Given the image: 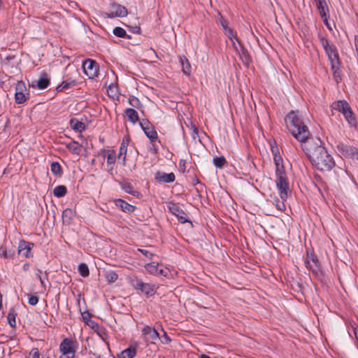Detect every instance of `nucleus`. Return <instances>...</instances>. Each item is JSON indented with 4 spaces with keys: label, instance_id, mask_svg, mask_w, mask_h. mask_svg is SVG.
Returning a JSON list of instances; mask_svg holds the SVG:
<instances>
[{
    "label": "nucleus",
    "instance_id": "1",
    "mask_svg": "<svg viewBox=\"0 0 358 358\" xmlns=\"http://www.w3.org/2000/svg\"><path fill=\"white\" fill-rule=\"evenodd\" d=\"M301 148L313 166L321 171H329L335 166V161L319 138H311Z\"/></svg>",
    "mask_w": 358,
    "mask_h": 358
},
{
    "label": "nucleus",
    "instance_id": "2",
    "mask_svg": "<svg viewBox=\"0 0 358 358\" xmlns=\"http://www.w3.org/2000/svg\"><path fill=\"white\" fill-rule=\"evenodd\" d=\"M286 127L292 135L301 143L310 139L308 128L300 117L298 111L291 110L285 117Z\"/></svg>",
    "mask_w": 358,
    "mask_h": 358
},
{
    "label": "nucleus",
    "instance_id": "3",
    "mask_svg": "<svg viewBox=\"0 0 358 358\" xmlns=\"http://www.w3.org/2000/svg\"><path fill=\"white\" fill-rule=\"evenodd\" d=\"M275 183L280 199L286 200L291 193V190L285 172L278 171V174H276Z\"/></svg>",
    "mask_w": 358,
    "mask_h": 358
},
{
    "label": "nucleus",
    "instance_id": "4",
    "mask_svg": "<svg viewBox=\"0 0 358 358\" xmlns=\"http://www.w3.org/2000/svg\"><path fill=\"white\" fill-rule=\"evenodd\" d=\"M131 284L136 289L140 290L148 298L156 293L157 287L155 285L143 282L141 279L136 276L131 278Z\"/></svg>",
    "mask_w": 358,
    "mask_h": 358
},
{
    "label": "nucleus",
    "instance_id": "5",
    "mask_svg": "<svg viewBox=\"0 0 358 358\" xmlns=\"http://www.w3.org/2000/svg\"><path fill=\"white\" fill-rule=\"evenodd\" d=\"M59 351L62 354L63 358H75L76 343L70 338H64L59 345Z\"/></svg>",
    "mask_w": 358,
    "mask_h": 358
},
{
    "label": "nucleus",
    "instance_id": "6",
    "mask_svg": "<svg viewBox=\"0 0 358 358\" xmlns=\"http://www.w3.org/2000/svg\"><path fill=\"white\" fill-rule=\"evenodd\" d=\"M139 124L146 136L151 143H155L158 139V135L153 124L147 119H142Z\"/></svg>",
    "mask_w": 358,
    "mask_h": 358
},
{
    "label": "nucleus",
    "instance_id": "7",
    "mask_svg": "<svg viewBox=\"0 0 358 358\" xmlns=\"http://www.w3.org/2000/svg\"><path fill=\"white\" fill-rule=\"evenodd\" d=\"M305 265L308 269L315 275L320 272V264L313 251H307Z\"/></svg>",
    "mask_w": 358,
    "mask_h": 358
},
{
    "label": "nucleus",
    "instance_id": "8",
    "mask_svg": "<svg viewBox=\"0 0 358 358\" xmlns=\"http://www.w3.org/2000/svg\"><path fill=\"white\" fill-rule=\"evenodd\" d=\"M337 150L343 157L358 160V148L351 146L343 143H338L336 145Z\"/></svg>",
    "mask_w": 358,
    "mask_h": 358
},
{
    "label": "nucleus",
    "instance_id": "9",
    "mask_svg": "<svg viewBox=\"0 0 358 358\" xmlns=\"http://www.w3.org/2000/svg\"><path fill=\"white\" fill-rule=\"evenodd\" d=\"M83 68L90 79H93L98 76L99 65L94 60L90 59L85 60L83 64Z\"/></svg>",
    "mask_w": 358,
    "mask_h": 358
},
{
    "label": "nucleus",
    "instance_id": "10",
    "mask_svg": "<svg viewBox=\"0 0 358 358\" xmlns=\"http://www.w3.org/2000/svg\"><path fill=\"white\" fill-rule=\"evenodd\" d=\"M142 336L145 341H150L152 344H155L156 341L159 339V334L155 327L145 325L141 329Z\"/></svg>",
    "mask_w": 358,
    "mask_h": 358
},
{
    "label": "nucleus",
    "instance_id": "11",
    "mask_svg": "<svg viewBox=\"0 0 358 358\" xmlns=\"http://www.w3.org/2000/svg\"><path fill=\"white\" fill-rule=\"evenodd\" d=\"M15 100L18 104L24 103L28 99L29 93L27 92V89L24 82L19 81L15 87Z\"/></svg>",
    "mask_w": 358,
    "mask_h": 358
},
{
    "label": "nucleus",
    "instance_id": "12",
    "mask_svg": "<svg viewBox=\"0 0 358 358\" xmlns=\"http://www.w3.org/2000/svg\"><path fill=\"white\" fill-rule=\"evenodd\" d=\"M104 15L108 18H113L115 17H122L127 15V10L124 6L113 3L111 6L110 10L108 12L105 13Z\"/></svg>",
    "mask_w": 358,
    "mask_h": 358
},
{
    "label": "nucleus",
    "instance_id": "13",
    "mask_svg": "<svg viewBox=\"0 0 358 358\" xmlns=\"http://www.w3.org/2000/svg\"><path fill=\"white\" fill-rule=\"evenodd\" d=\"M169 210L175 215L178 221L182 223H186V222H190L189 220L187 214L183 211L182 209H181L179 206H178L176 204H173L171 206L169 207Z\"/></svg>",
    "mask_w": 358,
    "mask_h": 358
},
{
    "label": "nucleus",
    "instance_id": "14",
    "mask_svg": "<svg viewBox=\"0 0 358 358\" xmlns=\"http://www.w3.org/2000/svg\"><path fill=\"white\" fill-rule=\"evenodd\" d=\"M32 245H34L33 243L25 241H20L18 246V253L26 258L30 257L31 256V250Z\"/></svg>",
    "mask_w": 358,
    "mask_h": 358
},
{
    "label": "nucleus",
    "instance_id": "15",
    "mask_svg": "<svg viewBox=\"0 0 358 358\" xmlns=\"http://www.w3.org/2000/svg\"><path fill=\"white\" fill-rule=\"evenodd\" d=\"M324 51L330 64L341 61L337 48L334 44L327 48Z\"/></svg>",
    "mask_w": 358,
    "mask_h": 358
},
{
    "label": "nucleus",
    "instance_id": "16",
    "mask_svg": "<svg viewBox=\"0 0 358 358\" xmlns=\"http://www.w3.org/2000/svg\"><path fill=\"white\" fill-rule=\"evenodd\" d=\"M175 179L176 177L173 173H166L164 172H157L155 175V180L159 182H173Z\"/></svg>",
    "mask_w": 358,
    "mask_h": 358
},
{
    "label": "nucleus",
    "instance_id": "17",
    "mask_svg": "<svg viewBox=\"0 0 358 358\" xmlns=\"http://www.w3.org/2000/svg\"><path fill=\"white\" fill-rule=\"evenodd\" d=\"M114 202L115 206L120 208L124 213H133L136 208L134 206L129 204L121 199H115Z\"/></svg>",
    "mask_w": 358,
    "mask_h": 358
},
{
    "label": "nucleus",
    "instance_id": "18",
    "mask_svg": "<svg viewBox=\"0 0 358 358\" xmlns=\"http://www.w3.org/2000/svg\"><path fill=\"white\" fill-rule=\"evenodd\" d=\"M239 50L237 51L240 59L242 60L243 63L245 65L248 66L251 62V57L250 54L246 48H245L241 42H238Z\"/></svg>",
    "mask_w": 358,
    "mask_h": 358
},
{
    "label": "nucleus",
    "instance_id": "19",
    "mask_svg": "<svg viewBox=\"0 0 358 358\" xmlns=\"http://www.w3.org/2000/svg\"><path fill=\"white\" fill-rule=\"evenodd\" d=\"M331 70L333 72V78L336 83L341 81V61L331 64Z\"/></svg>",
    "mask_w": 358,
    "mask_h": 358
},
{
    "label": "nucleus",
    "instance_id": "20",
    "mask_svg": "<svg viewBox=\"0 0 358 358\" xmlns=\"http://www.w3.org/2000/svg\"><path fill=\"white\" fill-rule=\"evenodd\" d=\"M120 185L122 189L125 192L136 197H139L141 196V193L138 191L134 189L132 184L130 182L124 180L120 183Z\"/></svg>",
    "mask_w": 358,
    "mask_h": 358
},
{
    "label": "nucleus",
    "instance_id": "21",
    "mask_svg": "<svg viewBox=\"0 0 358 358\" xmlns=\"http://www.w3.org/2000/svg\"><path fill=\"white\" fill-rule=\"evenodd\" d=\"M77 85V82L71 78H68L66 80H64L60 85H59L56 90L57 92H63L64 90H69L71 87H75Z\"/></svg>",
    "mask_w": 358,
    "mask_h": 358
},
{
    "label": "nucleus",
    "instance_id": "22",
    "mask_svg": "<svg viewBox=\"0 0 358 358\" xmlns=\"http://www.w3.org/2000/svg\"><path fill=\"white\" fill-rule=\"evenodd\" d=\"M317 6V8L319 11L320 15L321 17H327V13L329 11V8L327 6V2L325 0H314Z\"/></svg>",
    "mask_w": 358,
    "mask_h": 358
},
{
    "label": "nucleus",
    "instance_id": "23",
    "mask_svg": "<svg viewBox=\"0 0 358 358\" xmlns=\"http://www.w3.org/2000/svg\"><path fill=\"white\" fill-rule=\"evenodd\" d=\"M331 107L334 110L341 112L343 114L350 108L349 103L344 101L341 100L336 102H334L331 105Z\"/></svg>",
    "mask_w": 358,
    "mask_h": 358
},
{
    "label": "nucleus",
    "instance_id": "24",
    "mask_svg": "<svg viewBox=\"0 0 358 358\" xmlns=\"http://www.w3.org/2000/svg\"><path fill=\"white\" fill-rule=\"evenodd\" d=\"M65 146L73 154L79 155L81 152L82 145L76 141L65 143Z\"/></svg>",
    "mask_w": 358,
    "mask_h": 358
},
{
    "label": "nucleus",
    "instance_id": "25",
    "mask_svg": "<svg viewBox=\"0 0 358 358\" xmlns=\"http://www.w3.org/2000/svg\"><path fill=\"white\" fill-rule=\"evenodd\" d=\"M70 126L72 129L78 132H82L85 129V124L76 118H72L70 120Z\"/></svg>",
    "mask_w": 358,
    "mask_h": 358
},
{
    "label": "nucleus",
    "instance_id": "26",
    "mask_svg": "<svg viewBox=\"0 0 358 358\" xmlns=\"http://www.w3.org/2000/svg\"><path fill=\"white\" fill-rule=\"evenodd\" d=\"M343 115L350 127H356L357 119H356V117H355V114L353 113L351 108H348V110H347L343 113Z\"/></svg>",
    "mask_w": 358,
    "mask_h": 358
},
{
    "label": "nucleus",
    "instance_id": "27",
    "mask_svg": "<svg viewBox=\"0 0 358 358\" xmlns=\"http://www.w3.org/2000/svg\"><path fill=\"white\" fill-rule=\"evenodd\" d=\"M125 114L127 116L128 120L133 124L140 121L138 113L134 108H127L125 110Z\"/></svg>",
    "mask_w": 358,
    "mask_h": 358
},
{
    "label": "nucleus",
    "instance_id": "28",
    "mask_svg": "<svg viewBox=\"0 0 358 358\" xmlns=\"http://www.w3.org/2000/svg\"><path fill=\"white\" fill-rule=\"evenodd\" d=\"M180 62L182 66V72L185 75H189L191 72V65L185 56L180 57Z\"/></svg>",
    "mask_w": 358,
    "mask_h": 358
},
{
    "label": "nucleus",
    "instance_id": "29",
    "mask_svg": "<svg viewBox=\"0 0 358 358\" xmlns=\"http://www.w3.org/2000/svg\"><path fill=\"white\" fill-rule=\"evenodd\" d=\"M136 354V349L134 347H129L122 351L119 357L120 358H133Z\"/></svg>",
    "mask_w": 358,
    "mask_h": 358
},
{
    "label": "nucleus",
    "instance_id": "30",
    "mask_svg": "<svg viewBox=\"0 0 358 358\" xmlns=\"http://www.w3.org/2000/svg\"><path fill=\"white\" fill-rule=\"evenodd\" d=\"M50 85V79L48 78L47 75L44 73L43 76H41L36 81V86L38 89L43 90L45 89Z\"/></svg>",
    "mask_w": 358,
    "mask_h": 358
},
{
    "label": "nucleus",
    "instance_id": "31",
    "mask_svg": "<svg viewBox=\"0 0 358 358\" xmlns=\"http://www.w3.org/2000/svg\"><path fill=\"white\" fill-rule=\"evenodd\" d=\"M127 146H128V141L123 140L120 148L119 154H118V158L120 159L122 155V164L123 165L125 164L126 161V155H127Z\"/></svg>",
    "mask_w": 358,
    "mask_h": 358
},
{
    "label": "nucleus",
    "instance_id": "32",
    "mask_svg": "<svg viewBox=\"0 0 358 358\" xmlns=\"http://www.w3.org/2000/svg\"><path fill=\"white\" fill-rule=\"evenodd\" d=\"M67 193V189L64 185H58L55 187L53 189V194L57 198L64 196Z\"/></svg>",
    "mask_w": 358,
    "mask_h": 358
},
{
    "label": "nucleus",
    "instance_id": "33",
    "mask_svg": "<svg viewBox=\"0 0 358 358\" xmlns=\"http://www.w3.org/2000/svg\"><path fill=\"white\" fill-rule=\"evenodd\" d=\"M107 165L110 166V169H113V165L115 164L117 156L114 150H107Z\"/></svg>",
    "mask_w": 358,
    "mask_h": 358
},
{
    "label": "nucleus",
    "instance_id": "34",
    "mask_svg": "<svg viewBox=\"0 0 358 358\" xmlns=\"http://www.w3.org/2000/svg\"><path fill=\"white\" fill-rule=\"evenodd\" d=\"M213 164L218 169H222L227 164V160L224 156L214 157L213 159Z\"/></svg>",
    "mask_w": 358,
    "mask_h": 358
},
{
    "label": "nucleus",
    "instance_id": "35",
    "mask_svg": "<svg viewBox=\"0 0 358 358\" xmlns=\"http://www.w3.org/2000/svg\"><path fill=\"white\" fill-rule=\"evenodd\" d=\"M273 159L276 166L275 174H278V171H280V172H285L284 166L282 164V160L280 156L279 155L275 154Z\"/></svg>",
    "mask_w": 358,
    "mask_h": 358
},
{
    "label": "nucleus",
    "instance_id": "36",
    "mask_svg": "<svg viewBox=\"0 0 358 358\" xmlns=\"http://www.w3.org/2000/svg\"><path fill=\"white\" fill-rule=\"evenodd\" d=\"M50 169L52 173L57 177H60L62 175V169L58 162H52L50 166Z\"/></svg>",
    "mask_w": 358,
    "mask_h": 358
},
{
    "label": "nucleus",
    "instance_id": "37",
    "mask_svg": "<svg viewBox=\"0 0 358 358\" xmlns=\"http://www.w3.org/2000/svg\"><path fill=\"white\" fill-rule=\"evenodd\" d=\"M223 31H224L225 35L229 38V39L230 41H233V39H236V41H237L238 43V42H240L237 37L236 32L233 29L228 27L227 28L224 29Z\"/></svg>",
    "mask_w": 358,
    "mask_h": 358
},
{
    "label": "nucleus",
    "instance_id": "38",
    "mask_svg": "<svg viewBox=\"0 0 358 358\" xmlns=\"http://www.w3.org/2000/svg\"><path fill=\"white\" fill-rule=\"evenodd\" d=\"M318 38L321 45L324 50L334 44L326 36L322 35L321 34H318Z\"/></svg>",
    "mask_w": 358,
    "mask_h": 358
},
{
    "label": "nucleus",
    "instance_id": "39",
    "mask_svg": "<svg viewBox=\"0 0 358 358\" xmlns=\"http://www.w3.org/2000/svg\"><path fill=\"white\" fill-rule=\"evenodd\" d=\"M28 358H50L48 355L41 354L37 348H34L29 352Z\"/></svg>",
    "mask_w": 358,
    "mask_h": 358
},
{
    "label": "nucleus",
    "instance_id": "40",
    "mask_svg": "<svg viewBox=\"0 0 358 358\" xmlns=\"http://www.w3.org/2000/svg\"><path fill=\"white\" fill-rule=\"evenodd\" d=\"M74 216V211L71 208H66L62 213V219L64 222H70Z\"/></svg>",
    "mask_w": 358,
    "mask_h": 358
},
{
    "label": "nucleus",
    "instance_id": "41",
    "mask_svg": "<svg viewBox=\"0 0 358 358\" xmlns=\"http://www.w3.org/2000/svg\"><path fill=\"white\" fill-rule=\"evenodd\" d=\"M78 270L81 276L85 278L90 275V271L88 266L85 263H81L78 265Z\"/></svg>",
    "mask_w": 358,
    "mask_h": 358
},
{
    "label": "nucleus",
    "instance_id": "42",
    "mask_svg": "<svg viewBox=\"0 0 358 358\" xmlns=\"http://www.w3.org/2000/svg\"><path fill=\"white\" fill-rule=\"evenodd\" d=\"M113 33L117 37L130 38L129 36H127L126 31L120 27H116L113 29Z\"/></svg>",
    "mask_w": 358,
    "mask_h": 358
},
{
    "label": "nucleus",
    "instance_id": "43",
    "mask_svg": "<svg viewBox=\"0 0 358 358\" xmlns=\"http://www.w3.org/2000/svg\"><path fill=\"white\" fill-rule=\"evenodd\" d=\"M158 265L159 264L155 262H151L145 264V268L149 273L155 275L157 273Z\"/></svg>",
    "mask_w": 358,
    "mask_h": 358
},
{
    "label": "nucleus",
    "instance_id": "44",
    "mask_svg": "<svg viewBox=\"0 0 358 358\" xmlns=\"http://www.w3.org/2000/svg\"><path fill=\"white\" fill-rule=\"evenodd\" d=\"M285 201V200H280L279 198L275 197L273 203L275 205V207L278 210L283 211L285 210V205L284 203Z\"/></svg>",
    "mask_w": 358,
    "mask_h": 358
},
{
    "label": "nucleus",
    "instance_id": "45",
    "mask_svg": "<svg viewBox=\"0 0 358 358\" xmlns=\"http://www.w3.org/2000/svg\"><path fill=\"white\" fill-rule=\"evenodd\" d=\"M129 103L132 107L137 109H139L142 107V103H141L140 100L134 96L129 97Z\"/></svg>",
    "mask_w": 358,
    "mask_h": 358
},
{
    "label": "nucleus",
    "instance_id": "46",
    "mask_svg": "<svg viewBox=\"0 0 358 358\" xmlns=\"http://www.w3.org/2000/svg\"><path fill=\"white\" fill-rule=\"evenodd\" d=\"M106 278L108 282H114L117 280L118 275L117 274L113 271H107L106 273Z\"/></svg>",
    "mask_w": 358,
    "mask_h": 358
},
{
    "label": "nucleus",
    "instance_id": "47",
    "mask_svg": "<svg viewBox=\"0 0 358 358\" xmlns=\"http://www.w3.org/2000/svg\"><path fill=\"white\" fill-rule=\"evenodd\" d=\"M14 256L13 253L8 252L6 248L3 245H0V257L5 259H13Z\"/></svg>",
    "mask_w": 358,
    "mask_h": 358
},
{
    "label": "nucleus",
    "instance_id": "48",
    "mask_svg": "<svg viewBox=\"0 0 358 358\" xmlns=\"http://www.w3.org/2000/svg\"><path fill=\"white\" fill-rule=\"evenodd\" d=\"M163 335L159 336V339L162 344H169L171 342V338L168 336L167 333L162 329Z\"/></svg>",
    "mask_w": 358,
    "mask_h": 358
},
{
    "label": "nucleus",
    "instance_id": "49",
    "mask_svg": "<svg viewBox=\"0 0 358 358\" xmlns=\"http://www.w3.org/2000/svg\"><path fill=\"white\" fill-rule=\"evenodd\" d=\"M220 17L219 18L217 19V22L219 25L221 26V27L222 28V29L224 30V29L227 28L229 26V22L224 19L222 15H221L220 14H219Z\"/></svg>",
    "mask_w": 358,
    "mask_h": 358
},
{
    "label": "nucleus",
    "instance_id": "50",
    "mask_svg": "<svg viewBox=\"0 0 358 358\" xmlns=\"http://www.w3.org/2000/svg\"><path fill=\"white\" fill-rule=\"evenodd\" d=\"M8 322L10 327H15L16 325L15 315L13 313H9L8 315Z\"/></svg>",
    "mask_w": 358,
    "mask_h": 358
},
{
    "label": "nucleus",
    "instance_id": "51",
    "mask_svg": "<svg viewBox=\"0 0 358 358\" xmlns=\"http://www.w3.org/2000/svg\"><path fill=\"white\" fill-rule=\"evenodd\" d=\"M28 303L31 306H35L38 302V298L36 296L28 294Z\"/></svg>",
    "mask_w": 358,
    "mask_h": 358
},
{
    "label": "nucleus",
    "instance_id": "52",
    "mask_svg": "<svg viewBox=\"0 0 358 358\" xmlns=\"http://www.w3.org/2000/svg\"><path fill=\"white\" fill-rule=\"evenodd\" d=\"M138 251L141 252L144 256H145L146 257H148L149 259H152V257L154 256V254L148 250L138 249Z\"/></svg>",
    "mask_w": 358,
    "mask_h": 358
},
{
    "label": "nucleus",
    "instance_id": "53",
    "mask_svg": "<svg viewBox=\"0 0 358 358\" xmlns=\"http://www.w3.org/2000/svg\"><path fill=\"white\" fill-rule=\"evenodd\" d=\"M83 320L85 323L87 325H90L89 322H90V314L89 312H85L83 313Z\"/></svg>",
    "mask_w": 358,
    "mask_h": 358
},
{
    "label": "nucleus",
    "instance_id": "54",
    "mask_svg": "<svg viewBox=\"0 0 358 358\" xmlns=\"http://www.w3.org/2000/svg\"><path fill=\"white\" fill-rule=\"evenodd\" d=\"M179 170L181 172H182V173H185L186 171V166H185V160L181 159L180 161V163H179Z\"/></svg>",
    "mask_w": 358,
    "mask_h": 358
},
{
    "label": "nucleus",
    "instance_id": "55",
    "mask_svg": "<svg viewBox=\"0 0 358 358\" xmlns=\"http://www.w3.org/2000/svg\"><path fill=\"white\" fill-rule=\"evenodd\" d=\"M89 324H90L89 326H90L92 327V329H97L99 328L98 324L94 320H90V322H89Z\"/></svg>",
    "mask_w": 358,
    "mask_h": 358
},
{
    "label": "nucleus",
    "instance_id": "56",
    "mask_svg": "<svg viewBox=\"0 0 358 358\" xmlns=\"http://www.w3.org/2000/svg\"><path fill=\"white\" fill-rule=\"evenodd\" d=\"M149 151L152 152L153 154H156L157 152V148L152 143L151 145L148 148Z\"/></svg>",
    "mask_w": 358,
    "mask_h": 358
},
{
    "label": "nucleus",
    "instance_id": "57",
    "mask_svg": "<svg viewBox=\"0 0 358 358\" xmlns=\"http://www.w3.org/2000/svg\"><path fill=\"white\" fill-rule=\"evenodd\" d=\"M116 90H117V89L115 87L110 86L108 89V93L109 95L110 94H111V95H113V94H115Z\"/></svg>",
    "mask_w": 358,
    "mask_h": 358
},
{
    "label": "nucleus",
    "instance_id": "58",
    "mask_svg": "<svg viewBox=\"0 0 358 358\" xmlns=\"http://www.w3.org/2000/svg\"><path fill=\"white\" fill-rule=\"evenodd\" d=\"M231 43H232V45H233V47L234 48V49L238 51L239 50V45L238 44L237 45L236 44V42L237 41H236V39H233V41H231Z\"/></svg>",
    "mask_w": 358,
    "mask_h": 358
},
{
    "label": "nucleus",
    "instance_id": "59",
    "mask_svg": "<svg viewBox=\"0 0 358 358\" xmlns=\"http://www.w3.org/2000/svg\"><path fill=\"white\" fill-rule=\"evenodd\" d=\"M324 23V24L329 29H331V27H330L329 24V22H328V20H327V17H321Z\"/></svg>",
    "mask_w": 358,
    "mask_h": 358
},
{
    "label": "nucleus",
    "instance_id": "60",
    "mask_svg": "<svg viewBox=\"0 0 358 358\" xmlns=\"http://www.w3.org/2000/svg\"><path fill=\"white\" fill-rule=\"evenodd\" d=\"M30 264L29 262H27L25 263L23 266H22V269L24 271H27L29 268H30Z\"/></svg>",
    "mask_w": 358,
    "mask_h": 358
},
{
    "label": "nucleus",
    "instance_id": "61",
    "mask_svg": "<svg viewBox=\"0 0 358 358\" xmlns=\"http://www.w3.org/2000/svg\"><path fill=\"white\" fill-rule=\"evenodd\" d=\"M155 275H166V274H164V271L163 269L157 268V273Z\"/></svg>",
    "mask_w": 358,
    "mask_h": 358
},
{
    "label": "nucleus",
    "instance_id": "62",
    "mask_svg": "<svg viewBox=\"0 0 358 358\" xmlns=\"http://www.w3.org/2000/svg\"><path fill=\"white\" fill-rule=\"evenodd\" d=\"M199 183H200L199 180L196 176H194L192 178V185L194 186V185H196L197 184H199Z\"/></svg>",
    "mask_w": 358,
    "mask_h": 358
},
{
    "label": "nucleus",
    "instance_id": "63",
    "mask_svg": "<svg viewBox=\"0 0 358 358\" xmlns=\"http://www.w3.org/2000/svg\"><path fill=\"white\" fill-rule=\"evenodd\" d=\"M271 150H272V152H273V156H275V154H277V155H278V154H279V152H278V148H276V147H275V148H274V147H273V146H272V147H271Z\"/></svg>",
    "mask_w": 358,
    "mask_h": 358
},
{
    "label": "nucleus",
    "instance_id": "64",
    "mask_svg": "<svg viewBox=\"0 0 358 358\" xmlns=\"http://www.w3.org/2000/svg\"><path fill=\"white\" fill-rule=\"evenodd\" d=\"M38 279L40 280V282H41V285L44 287L45 286V283H44V281L43 280L42 278H41V275H38Z\"/></svg>",
    "mask_w": 358,
    "mask_h": 358
}]
</instances>
